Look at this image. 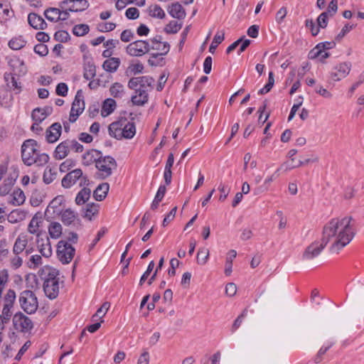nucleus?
Wrapping results in <instances>:
<instances>
[{
	"instance_id": "nucleus-1",
	"label": "nucleus",
	"mask_w": 364,
	"mask_h": 364,
	"mask_svg": "<svg viewBox=\"0 0 364 364\" xmlns=\"http://www.w3.org/2000/svg\"><path fill=\"white\" fill-rule=\"evenodd\" d=\"M353 219L350 216L336 218L328 221L323 228L322 239L330 243V251L338 253L350 242L355 235Z\"/></svg>"
},
{
	"instance_id": "nucleus-2",
	"label": "nucleus",
	"mask_w": 364,
	"mask_h": 364,
	"mask_svg": "<svg viewBox=\"0 0 364 364\" xmlns=\"http://www.w3.org/2000/svg\"><path fill=\"white\" fill-rule=\"evenodd\" d=\"M108 131L109 135L117 140L131 139L136 134V126L126 117H121L109 125Z\"/></svg>"
},
{
	"instance_id": "nucleus-3",
	"label": "nucleus",
	"mask_w": 364,
	"mask_h": 364,
	"mask_svg": "<svg viewBox=\"0 0 364 364\" xmlns=\"http://www.w3.org/2000/svg\"><path fill=\"white\" fill-rule=\"evenodd\" d=\"M38 145L33 139L26 140L21 146V157L27 166L36 164L43 166L46 164V154H38Z\"/></svg>"
},
{
	"instance_id": "nucleus-4",
	"label": "nucleus",
	"mask_w": 364,
	"mask_h": 364,
	"mask_svg": "<svg viewBox=\"0 0 364 364\" xmlns=\"http://www.w3.org/2000/svg\"><path fill=\"white\" fill-rule=\"evenodd\" d=\"M59 271L53 267L47 266V298L55 299L59 294L60 284L63 286V281L60 280Z\"/></svg>"
},
{
	"instance_id": "nucleus-5",
	"label": "nucleus",
	"mask_w": 364,
	"mask_h": 364,
	"mask_svg": "<svg viewBox=\"0 0 364 364\" xmlns=\"http://www.w3.org/2000/svg\"><path fill=\"white\" fill-rule=\"evenodd\" d=\"M95 166L98 171L99 177L105 179L112 175L113 170L117 168V164L115 159L110 156H101L97 161Z\"/></svg>"
},
{
	"instance_id": "nucleus-6",
	"label": "nucleus",
	"mask_w": 364,
	"mask_h": 364,
	"mask_svg": "<svg viewBox=\"0 0 364 364\" xmlns=\"http://www.w3.org/2000/svg\"><path fill=\"white\" fill-rule=\"evenodd\" d=\"M19 303L21 309L30 314L35 313L38 306L36 295L29 290H26L21 293Z\"/></svg>"
},
{
	"instance_id": "nucleus-7",
	"label": "nucleus",
	"mask_w": 364,
	"mask_h": 364,
	"mask_svg": "<svg viewBox=\"0 0 364 364\" xmlns=\"http://www.w3.org/2000/svg\"><path fill=\"white\" fill-rule=\"evenodd\" d=\"M12 323L14 328L20 333H28L33 327L32 321L20 311L14 315Z\"/></svg>"
},
{
	"instance_id": "nucleus-8",
	"label": "nucleus",
	"mask_w": 364,
	"mask_h": 364,
	"mask_svg": "<svg viewBox=\"0 0 364 364\" xmlns=\"http://www.w3.org/2000/svg\"><path fill=\"white\" fill-rule=\"evenodd\" d=\"M154 80L149 76H141L131 78L128 82L129 88L134 90H144L146 92L153 89Z\"/></svg>"
},
{
	"instance_id": "nucleus-9",
	"label": "nucleus",
	"mask_w": 364,
	"mask_h": 364,
	"mask_svg": "<svg viewBox=\"0 0 364 364\" xmlns=\"http://www.w3.org/2000/svg\"><path fill=\"white\" fill-rule=\"evenodd\" d=\"M77 181H80V186L86 185L88 181L87 176H83L80 168H76L67 173L62 179V186L68 188L73 186Z\"/></svg>"
},
{
	"instance_id": "nucleus-10",
	"label": "nucleus",
	"mask_w": 364,
	"mask_h": 364,
	"mask_svg": "<svg viewBox=\"0 0 364 364\" xmlns=\"http://www.w3.org/2000/svg\"><path fill=\"white\" fill-rule=\"evenodd\" d=\"M151 50L150 43L148 41L138 40L130 43L126 47L128 55L134 57H141L148 53Z\"/></svg>"
},
{
	"instance_id": "nucleus-11",
	"label": "nucleus",
	"mask_w": 364,
	"mask_h": 364,
	"mask_svg": "<svg viewBox=\"0 0 364 364\" xmlns=\"http://www.w3.org/2000/svg\"><path fill=\"white\" fill-rule=\"evenodd\" d=\"M326 243L321 238L320 240H315L309 244L302 254V258L306 261H311L320 255L326 246Z\"/></svg>"
},
{
	"instance_id": "nucleus-12",
	"label": "nucleus",
	"mask_w": 364,
	"mask_h": 364,
	"mask_svg": "<svg viewBox=\"0 0 364 364\" xmlns=\"http://www.w3.org/2000/svg\"><path fill=\"white\" fill-rule=\"evenodd\" d=\"M75 248L68 243V242L64 240L58 242L57 246V255L59 260L63 264L70 263L75 255Z\"/></svg>"
},
{
	"instance_id": "nucleus-13",
	"label": "nucleus",
	"mask_w": 364,
	"mask_h": 364,
	"mask_svg": "<svg viewBox=\"0 0 364 364\" xmlns=\"http://www.w3.org/2000/svg\"><path fill=\"white\" fill-rule=\"evenodd\" d=\"M85 109V102H84V96L82 91L79 90L75 95V100L72 104L69 121L71 123L75 122L79 115L83 112Z\"/></svg>"
},
{
	"instance_id": "nucleus-14",
	"label": "nucleus",
	"mask_w": 364,
	"mask_h": 364,
	"mask_svg": "<svg viewBox=\"0 0 364 364\" xmlns=\"http://www.w3.org/2000/svg\"><path fill=\"white\" fill-rule=\"evenodd\" d=\"M65 200L63 196H57L47 205V213L52 218H55L60 215L65 209Z\"/></svg>"
},
{
	"instance_id": "nucleus-15",
	"label": "nucleus",
	"mask_w": 364,
	"mask_h": 364,
	"mask_svg": "<svg viewBox=\"0 0 364 364\" xmlns=\"http://www.w3.org/2000/svg\"><path fill=\"white\" fill-rule=\"evenodd\" d=\"M161 36H156L151 39V50L158 51L152 53V58H157L159 56L166 55L170 49V46L167 42L161 41Z\"/></svg>"
},
{
	"instance_id": "nucleus-16",
	"label": "nucleus",
	"mask_w": 364,
	"mask_h": 364,
	"mask_svg": "<svg viewBox=\"0 0 364 364\" xmlns=\"http://www.w3.org/2000/svg\"><path fill=\"white\" fill-rule=\"evenodd\" d=\"M351 69V63L344 62L339 63L333 68L331 72V77L334 81H339L345 78L350 73Z\"/></svg>"
},
{
	"instance_id": "nucleus-17",
	"label": "nucleus",
	"mask_w": 364,
	"mask_h": 364,
	"mask_svg": "<svg viewBox=\"0 0 364 364\" xmlns=\"http://www.w3.org/2000/svg\"><path fill=\"white\" fill-rule=\"evenodd\" d=\"M31 117L33 121V124L31 126V129L33 132H42L43 128L40 127L41 123L46 119V111L41 108H36L33 110Z\"/></svg>"
},
{
	"instance_id": "nucleus-18",
	"label": "nucleus",
	"mask_w": 364,
	"mask_h": 364,
	"mask_svg": "<svg viewBox=\"0 0 364 364\" xmlns=\"http://www.w3.org/2000/svg\"><path fill=\"white\" fill-rule=\"evenodd\" d=\"M43 219L44 218L43 213L40 212L36 213L28 225V231L31 234H36L38 237H39L41 234V231L39 230V228L43 224Z\"/></svg>"
},
{
	"instance_id": "nucleus-19",
	"label": "nucleus",
	"mask_w": 364,
	"mask_h": 364,
	"mask_svg": "<svg viewBox=\"0 0 364 364\" xmlns=\"http://www.w3.org/2000/svg\"><path fill=\"white\" fill-rule=\"evenodd\" d=\"M67 6V9L70 12H79L87 9L89 3L87 0H66L63 2Z\"/></svg>"
},
{
	"instance_id": "nucleus-20",
	"label": "nucleus",
	"mask_w": 364,
	"mask_h": 364,
	"mask_svg": "<svg viewBox=\"0 0 364 364\" xmlns=\"http://www.w3.org/2000/svg\"><path fill=\"white\" fill-rule=\"evenodd\" d=\"M335 46L336 43L334 41H326L323 43H320L309 52V58L311 59H316L317 56L321 53V49L326 50L333 48Z\"/></svg>"
},
{
	"instance_id": "nucleus-21",
	"label": "nucleus",
	"mask_w": 364,
	"mask_h": 364,
	"mask_svg": "<svg viewBox=\"0 0 364 364\" xmlns=\"http://www.w3.org/2000/svg\"><path fill=\"white\" fill-rule=\"evenodd\" d=\"M62 127L60 123H54L47 130V141L50 143H54L60 136Z\"/></svg>"
},
{
	"instance_id": "nucleus-22",
	"label": "nucleus",
	"mask_w": 364,
	"mask_h": 364,
	"mask_svg": "<svg viewBox=\"0 0 364 364\" xmlns=\"http://www.w3.org/2000/svg\"><path fill=\"white\" fill-rule=\"evenodd\" d=\"M101 152L96 149H90L86 151L82 156V164L85 166H90L93 163L97 164V161L100 159Z\"/></svg>"
},
{
	"instance_id": "nucleus-23",
	"label": "nucleus",
	"mask_w": 364,
	"mask_h": 364,
	"mask_svg": "<svg viewBox=\"0 0 364 364\" xmlns=\"http://www.w3.org/2000/svg\"><path fill=\"white\" fill-rule=\"evenodd\" d=\"M169 14L175 18L183 19L186 17V13L181 4L173 3L168 7Z\"/></svg>"
},
{
	"instance_id": "nucleus-24",
	"label": "nucleus",
	"mask_w": 364,
	"mask_h": 364,
	"mask_svg": "<svg viewBox=\"0 0 364 364\" xmlns=\"http://www.w3.org/2000/svg\"><path fill=\"white\" fill-rule=\"evenodd\" d=\"M15 75H16V73H6L4 75V78L6 82L7 86L10 89L16 90V93H18L21 91V82H18V78H16Z\"/></svg>"
},
{
	"instance_id": "nucleus-25",
	"label": "nucleus",
	"mask_w": 364,
	"mask_h": 364,
	"mask_svg": "<svg viewBox=\"0 0 364 364\" xmlns=\"http://www.w3.org/2000/svg\"><path fill=\"white\" fill-rule=\"evenodd\" d=\"M135 95L132 97V102L134 105L143 106L148 102L149 92L144 90H134Z\"/></svg>"
},
{
	"instance_id": "nucleus-26",
	"label": "nucleus",
	"mask_w": 364,
	"mask_h": 364,
	"mask_svg": "<svg viewBox=\"0 0 364 364\" xmlns=\"http://www.w3.org/2000/svg\"><path fill=\"white\" fill-rule=\"evenodd\" d=\"M120 63L121 61L119 58H109L104 61L102 68L108 73H114L119 67Z\"/></svg>"
},
{
	"instance_id": "nucleus-27",
	"label": "nucleus",
	"mask_w": 364,
	"mask_h": 364,
	"mask_svg": "<svg viewBox=\"0 0 364 364\" xmlns=\"http://www.w3.org/2000/svg\"><path fill=\"white\" fill-rule=\"evenodd\" d=\"M61 215V220L65 225H70L77 220V215L70 208L64 210Z\"/></svg>"
},
{
	"instance_id": "nucleus-28",
	"label": "nucleus",
	"mask_w": 364,
	"mask_h": 364,
	"mask_svg": "<svg viewBox=\"0 0 364 364\" xmlns=\"http://www.w3.org/2000/svg\"><path fill=\"white\" fill-rule=\"evenodd\" d=\"M109 186L107 183L100 184L94 191L93 196L96 200L101 201L105 198L109 191Z\"/></svg>"
},
{
	"instance_id": "nucleus-29",
	"label": "nucleus",
	"mask_w": 364,
	"mask_h": 364,
	"mask_svg": "<svg viewBox=\"0 0 364 364\" xmlns=\"http://www.w3.org/2000/svg\"><path fill=\"white\" fill-rule=\"evenodd\" d=\"M117 106L116 102L112 98L105 100L102 104L101 115L104 117H107L114 112Z\"/></svg>"
},
{
	"instance_id": "nucleus-30",
	"label": "nucleus",
	"mask_w": 364,
	"mask_h": 364,
	"mask_svg": "<svg viewBox=\"0 0 364 364\" xmlns=\"http://www.w3.org/2000/svg\"><path fill=\"white\" fill-rule=\"evenodd\" d=\"M27 213L21 209L12 210L8 215V220L11 223H16L23 220L26 217Z\"/></svg>"
},
{
	"instance_id": "nucleus-31",
	"label": "nucleus",
	"mask_w": 364,
	"mask_h": 364,
	"mask_svg": "<svg viewBox=\"0 0 364 364\" xmlns=\"http://www.w3.org/2000/svg\"><path fill=\"white\" fill-rule=\"evenodd\" d=\"M149 15L155 18L163 19L166 16V14L163 9L157 4L150 5L147 9Z\"/></svg>"
},
{
	"instance_id": "nucleus-32",
	"label": "nucleus",
	"mask_w": 364,
	"mask_h": 364,
	"mask_svg": "<svg viewBox=\"0 0 364 364\" xmlns=\"http://www.w3.org/2000/svg\"><path fill=\"white\" fill-rule=\"evenodd\" d=\"M28 243V238L26 235H21L18 237L16 239L14 245L13 251L14 254L18 255L19 253L22 252L24 249L26 248Z\"/></svg>"
},
{
	"instance_id": "nucleus-33",
	"label": "nucleus",
	"mask_w": 364,
	"mask_h": 364,
	"mask_svg": "<svg viewBox=\"0 0 364 364\" xmlns=\"http://www.w3.org/2000/svg\"><path fill=\"white\" fill-rule=\"evenodd\" d=\"M91 191L90 188H83L77 194L75 198V203L78 205L85 204L90 198Z\"/></svg>"
},
{
	"instance_id": "nucleus-34",
	"label": "nucleus",
	"mask_w": 364,
	"mask_h": 364,
	"mask_svg": "<svg viewBox=\"0 0 364 364\" xmlns=\"http://www.w3.org/2000/svg\"><path fill=\"white\" fill-rule=\"evenodd\" d=\"M69 151L68 144H67V141L65 140L58 144L56 147L55 151V157L58 159H64L67 156Z\"/></svg>"
},
{
	"instance_id": "nucleus-35",
	"label": "nucleus",
	"mask_w": 364,
	"mask_h": 364,
	"mask_svg": "<svg viewBox=\"0 0 364 364\" xmlns=\"http://www.w3.org/2000/svg\"><path fill=\"white\" fill-rule=\"evenodd\" d=\"M28 21L29 24L35 29L43 28L42 26L44 23V20L41 16L37 15L36 14H29L28 16Z\"/></svg>"
},
{
	"instance_id": "nucleus-36",
	"label": "nucleus",
	"mask_w": 364,
	"mask_h": 364,
	"mask_svg": "<svg viewBox=\"0 0 364 364\" xmlns=\"http://www.w3.org/2000/svg\"><path fill=\"white\" fill-rule=\"evenodd\" d=\"M100 205L98 203H87L85 208L84 217L91 220L92 218L99 212Z\"/></svg>"
},
{
	"instance_id": "nucleus-37",
	"label": "nucleus",
	"mask_w": 364,
	"mask_h": 364,
	"mask_svg": "<svg viewBox=\"0 0 364 364\" xmlns=\"http://www.w3.org/2000/svg\"><path fill=\"white\" fill-rule=\"evenodd\" d=\"M16 301V293L13 289H9L4 296L3 302L4 307H6L12 310Z\"/></svg>"
},
{
	"instance_id": "nucleus-38",
	"label": "nucleus",
	"mask_w": 364,
	"mask_h": 364,
	"mask_svg": "<svg viewBox=\"0 0 364 364\" xmlns=\"http://www.w3.org/2000/svg\"><path fill=\"white\" fill-rule=\"evenodd\" d=\"M237 252L231 250L228 252L226 257L225 274L229 276L232 272V260L236 257Z\"/></svg>"
},
{
	"instance_id": "nucleus-39",
	"label": "nucleus",
	"mask_w": 364,
	"mask_h": 364,
	"mask_svg": "<svg viewBox=\"0 0 364 364\" xmlns=\"http://www.w3.org/2000/svg\"><path fill=\"white\" fill-rule=\"evenodd\" d=\"M11 196L12 199L11 203L14 205H20L23 204L26 199L24 193L21 189L14 191Z\"/></svg>"
},
{
	"instance_id": "nucleus-40",
	"label": "nucleus",
	"mask_w": 364,
	"mask_h": 364,
	"mask_svg": "<svg viewBox=\"0 0 364 364\" xmlns=\"http://www.w3.org/2000/svg\"><path fill=\"white\" fill-rule=\"evenodd\" d=\"M15 182V179L11 177L6 178L3 184L0 186V195L4 196L7 195L11 190Z\"/></svg>"
},
{
	"instance_id": "nucleus-41",
	"label": "nucleus",
	"mask_w": 364,
	"mask_h": 364,
	"mask_svg": "<svg viewBox=\"0 0 364 364\" xmlns=\"http://www.w3.org/2000/svg\"><path fill=\"white\" fill-rule=\"evenodd\" d=\"M225 39V33L223 31L218 32L209 47V51L211 53H214L216 48Z\"/></svg>"
},
{
	"instance_id": "nucleus-42",
	"label": "nucleus",
	"mask_w": 364,
	"mask_h": 364,
	"mask_svg": "<svg viewBox=\"0 0 364 364\" xmlns=\"http://www.w3.org/2000/svg\"><path fill=\"white\" fill-rule=\"evenodd\" d=\"M48 231L52 238H58L62 234V226L59 223H52L49 226Z\"/></svg>"
},
{
	"instance_id": "nucleus-43",
	"label": "nucleus",
	"mask_w": 364,
	"mask_h": 364,
	"mask_svg": "<svg viewBox=\"0 0 364 364\" xmlns=\"http://www.w3.org/2000/svg\"><path fill=\"white\" fill-rule=\"evenodd\" d=\"M109 91L112 96L115 98H120L124 95V86L119 82H115L111 86Z\"/></svg>"
},
{
	"instance_id": "nucleus-44",
	"label": "nucleus",
	"mask_w": 364,
	"mask_h": 364,
	"mask_svg": "<svg viewBox=\"0 0 364 364\" xmlns=\"http://www.w3.org/2000/svg\"><path fill=\"white\" fill-rule=\"evenodd\" d=\"M89 31V26L85 23L75 25L73 28V33L76 36H83L87 34Z\"/></svg>"
},
{
	"instance_id": "nucleus-45",
	"label": "nucleus",
	"mask_w": 364,
	"mask_h": 364,
	"mask_svg": "<svg viewBox=\"0 0 364 364\" xmlns=\"http://www.w3.org/2000/svg\"><path fill=\"white\" fill-rule=\"evenodd\" d=\"M96 75V67L92 63H87L84 68V77L86 80H91Z\"/></svg>"
},
{
	"instance_id": "nucleus-46",
	"label": "nucleus",
	"mask_w": 364,
	"mask_h": 364,
	"mask_svg": "<svg viewBox=\"0 0 364 364\" xmlns=\"http://www.w3.org/2000/svg\"><path fill=\"white\" fill-rule=\"evenodd\" d=\"M25 45L26 41H24L22 36L14 38L9 43V47L13 50H19Z\"/></svg>"
},
{
	"instance_id": "nucleus-47",
	"label": "nucleus",
	"mask_w": 364,
	"mask_h": 364,
	"mask_svg": "<svg viewBox=\"0 0 364 364\" xmlns=\"http://www.w3.org/2000/svg\"><path fill=\"white\" fill-rule=\"evenodd\" d=\"M182 28V24L176 21H171L164 28L166 33H176Z\"/></svg>"
},
{
	"instance_id": "nucleus-48",
	"label": "nucleus",
	"mask_w": 364,
	"mask_h": 364,
	"mask_svg": "<svg viewBox=\"0 0 364 364\" xmlns=\"http://www.w3.org/2000/svg\"><path fill=\"white\" fill-rule=\"evenodd\" d=\"M209 258V250L207 248L199 249L197 254V262L198 264H205Z\"/></svg>"
},
{
	"instance_id": "nucleus-49",
	"label": "nucleus",
	"mask_w": 364,
	"mask_h": 364,
	"mask_svg": "<svg viewBox=\"0 0 364 364\" xmlns=\"http://www.w3.org/2000/svg\"><path fill=\"white\" fill-rule=\"evenodd\" d=\"M60 18V11L56 8L47 9V20L57 22Z\"/></svg>"
},
{
	"instance_id": "nucleus-50",
	"label": "nucleus",
	"mask_w": 364,
	"mask_h": 364,
	"mask_svg": "<svg viewBox=\"0 0 364 364\" xmlns=\"http://www.w3.org/2000/svg\"><path fill=\"white\" fill-rule=\"evenodd\" d=\"M12 100V95L10 92L7 90L6 88H1L0 90V101L2 105H5V106L9 105V104Z\"/></svg>"
},
{
	"instance_id": "nucleus-51",
	"label": "nucleus",
	"mask_w": 364,
	"mask_h": 364,
	"mask_svg": "<svg viewBox=\"0 0 364 364\" xmlns=\"http://www.w3.org/2000/svg\"><path fill=\"white\" fill-rule=\"evenodd\" d=\"M110 307L109 302H105L102 304L100 308H99L97 312L92 316V320L95 321L96 317H99L100 320L106 315L108 309Z\"/></svg>"
},
{
	"instance_id": "nucleus-52",
	"label": "nucleus",
	"mask_w": 364,
	"mask_h": 364,
	"mask_svg": "<svg viewBox=\"0 0 364 364\" xmlns=\"http://www.w3.org/2000/svg\"><path fill=\"white\" fill-rule=\"evenodd\" d=\"M277 176H278V173H276L275 171L272 175L266 178L264 181V186H259L255 189L256 193H259L261 192L267 191V186L270 184L276 178Z\"/></svg>"
},
{
	"instance_id": "nucleus-53",
	"label": "nucleus",
	"mask_w": 364,
	"mask_h": 364,
	"mask_svg": "<svg viewBox=\"0 0 364 364\" xmlns=\"http://www.w3.org/2000/svg\"><path fill=\"white\" fill-rule=\"evenodd\" d=\"M144 65L142 63L138 62L136 63L130 64L127 68V72L132 75H137L143 72Z\"/></svg>"
},
{
	"instance_id": "nucleus-54",
	"label": "nucleus",
	"mask_w": 364,
	"mask_h": 364,
	"mask_svg": "<svg viewBox=\"0 0 364 364\" xmlns=\"http://www.w3.org/2000/svg\"><path fill=\"white\" fill-rule=\"evenodd\" d=\"M67 144H68L69 150L74 151L75 152H82L83 150V146L78 141L75 139L73 140H66Z\"/></svg>"
},
{
	"instance_id": "nucleus-55",
	"label": "nucleus",
	"mask_w": 364,
	"mask_h": 364,
	"mask_svg": "<svg viewBox=\"0 0 364 364\" xmlns=\"http://www.w3.org/2000/svg\"><path fill=\"white\" fill-rule=\"evenodd\" d=\"M328 12L321 13L317 18V23L318 27L322 28H326L328 24Z\"/></svg>"
},
{
	"instance_id": "nucleus-56",
	"label": "nucleus",
	"mask_w": 364,
	"mask_h": 364,
	"mask_svg": "<svg viewBox=\"0 0 364 364\" xmlns=\"http://www.w3.org/2000/svg\"><path fill=\"white\" fill-rule=\"evenodd\" d=\"M70 36L67 31H59L55 32L54 35V38L57 41H60L61 43L66 42L69 39Z\"/></svg>"
},
{
	"instance_id": "nucleus-57",
	"label": "nucleus",
	"mask_w": 364,
	"mask_h": 364,
	"mask_svg": "<svg viewBox=\"0 0 364 364\" xmlns=\"http://www.w3.org/2000/svg\"><path fill=\"white\" fill-rule=\"evenodd\" d=\"M116 28V24L112 22L102 23L98 25V29L101 32H109L113 31Z\"/></svg>"
},
{
	"instance_id": "nucleus-58",
	"label": "nucleus",
	"mask_w": 364,
	"mask_h": 364,
	"mask_svg": "<svg viewBox=\"0 0 364 364\" xmlns=\"http://www.w3.org/2000/svg\"><path fill=\"white\" fill-rule=\"evenodd\" d=\"M125 16L129 19H136L139 16V11L135 7H130L127 9Z\"/></svg>"
},
{
	"instance_id": "nucleus-59",
	"label": "nucleus",
	"mask_w": 364,
	"mask_h": 364,
	"mask_svg": "<svg viewBox=\"0 0 364 364\" xmlns=\"http://www.w3.org/2000/svg\"><path fill=\"white\" fill-rule=\"evenodd\" d=\"M305 24L311 30L312 36H316L319 33L318 26H316L312 19L306 20Z\"/></svg>"
},
{
	"instance_id": "nucleus-60",
	"label": "nucleus",
	"mask_w": 364,
	"mask_h": 364,
	"mask_svg": "<svg viewBox=\"0 0 364 364\" xmlns=\"http://www.w3.org/2000/svg\"><path fill=\"white\" fill-rule=\"evenodd\" d=\"M134 38V33L129 29L123 31L120 35V39L123 42H129Z\"/></svg>"
},
{
	"instance_id": "nucleus-61",
	"label": "nucleus",
	"mask_w": 364,
	"mask_h": 364,
	"mask_svg": "<svg viewBox=\"0 0 364 364\" xmlns=\"http://www.w3.org/2000/svg\"><path fill=\"white\" fill-rule=\"evenodd\" d=\"M68 90L67 85L64 82H60L57 85L55 92L59 96L65 97L68 94Z\"/></svg>"
},
{
	"instance_id": "nucleus-62",
	"label": "nucleus",
	"mask_w": 364,
	"mask_h": 364,
	"mask_svg": "<svg viewBox=\"0 0 364 364\" xmlns=\"http://www.w3.org/2000/svg\"><path fill=\"white\" fill-rule=\"evenodd\" d=\"M338 10V1L337 0H332L328 6L327 11L328 16H333Z\"/></svg>"
},
{
	"instance_id": "nucleus-63",
	"label": "nucleus",
	"mask_w": 364,
	"mask_h": 364,
	"mask_svg": "<svg viewBox=\"0 0 364 364\" xmlns=\"http://www.w3.org/2000/svg\"><path fill=\"white\" fill-rule=\"evenodd\" d=\"M177 210V207H174L165 216L162 225L166 226L175 217Z\"/></svg>"
},
{
	"instance_id": "nucleus-64",
	"label": "nucleus",
	"mask_w": 364,
	"mask_h": 364,
	"mask_svg": "<svg viewBox=\"0 0 364 364\" xmlns=\"http://www.w3.org/2000/svg\"><path fill=\"white\" fill-rule=\"evenodd\" d=\"M353 25H349V24L345 25L343 27L341 32L336 37V40L337 41H340L346 36V33H348L350 31H351L353 29Z\"/></svg>"
}]
</instances>
